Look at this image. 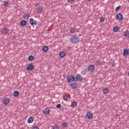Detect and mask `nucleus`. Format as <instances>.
<instances>
[{"mask_svg":"<svg viewBox=\"0 0 129 129\" xmlns=\"http://www.w3.org/2000/svg\"><path fill=\"white\" fill-rule=\"evenodd\" d=\"M70 41L73 44H77L80 41V38L77 34H73L71 36Z\"/></svg>","mask_w":129,"mask_h":129,"instance_id":"1","label":"nucleus"},{"mask_svg":"<svg viewBox=\"0 0 129 129\" xmlns=\"http://www.w3.org/2000/svg\"><path fill=\"white\" fill-rule=\"evenodd\" d=\"M76 80L75 76L73 75L69 76L67 78V81L68 83H71V82H74Z\"/></svg>","mask_w":129,"mask_h":129,"instance_id":"2","label":"nucleus"},{"mask_svg":"<svg viewBox=\"0 0 129 129\" xmlns=\"http://www.w3.org/2000/svg\"><path fill=\"white\" fill-rule=\"evenodd\" d=\"M29 24L31 25V26H37V25H38V21L33 18H30L29 19Z\"/></svg>","mask_w":129,"mask_h":129,"instance_id":"3","label":"nucleus"},{"mask_svg":"<svg viewBox=\"0 0 129 129\" xmlns=\"http://www.w3.org/2000/svg\"><path fill=\"white\" fill-rule=\"evenodd\" d=\"M94 69H95V67L93 64H90L88 66V71L90 72H93L94 71Z\"/></svg>","mask_w":129,"mask_h":129,"instance_id":"4","label":"nucleus"},{"mask_svg":"<svg viewBox=\"0 0 129 129\" xmlns=\"http://www.w3.org/2000/svg\"><path fill=\"white\" fill-rule=\"evenodd\" d=\"M76 80L77 81H82L83 80V78L82 77V76L80 74H77L76 75Z\"/></svg>","mask_w":129,"mask_h":129,"instance_id":"5","label":"nucleus"},{"mask_svg":"<svg viewBox=\"0 0 129 129\" xmlns=\"http://www.w3.org/2000/svg\"><path fill=\"white\" fill-rule=\"evenodd\" d=\"M123 56H124V57H127V56H129V49H124L123 50Z\"/></svg>","mask_w":129,"mask_h":129,"instance_id":"6","label":"nucleus"},{"mask_svg":"<svg viewBox=\"0 0 129 129\" xmlns=\"http://www.w3.org/2000/svg\"><path fill=\"white\" fill-rule=\"evenodd\" d=\"M34 69V65L32 64H29L28 65V66L26 68V70L27 71H32Z\"/></svg>","mask_w":129,"mask_h":129,"instance_id":"7","label":"nucleus"},{"mask_svg":"<svg viewBox=\"0 0 129 129\" xmlns=\"http://www.w3.org/2000/svg\"><path fill=\"white\" fill-rule=\"evenodd\" d=\"M31 17V15L28 13H25L23 15V18L24 20H29Z\"/></svg>","mask_w":129,"mask_h":129,"instance_id":"8","label":"nucleus"},{"mask_svg":"<svg viewBox=\"0 0 129 129\" xmlns=\"http://www.w3.org/2000/svg\"><path fill=\"white\" fill-rule=\"evenodd\" d=\"M66 54H67V53L65 51H61L59 52V56L60 58H63V57L66 56Z\"/></svg>","mask_w":129,"mask_h":129,"instance_id":"9","label":"nucleus"},{"mask_svg":"<svg viewBox=\"0 0 129 129\" xmlns=\"http://www.w3.org/2000/svg\"><path fill=\"white\" fill-rule=\"evenodd\" d=\"M116 18L117 19V20H118V21H121V20L123 19V16H122V14H121V13H118L116 15Z\"/></svg>","mask_w":129,"mask_h":129,"instance_id":"10","label":"nucleus"},{"mask_svg":"<svg viewBox=\"0 0 129 129\" xmlns=\"http://www.w3.org/2000/svg\"><path fill=\"white\" fill-rule=\"evenodd\" d=\"M9 33V29L5 28H3L2 31V33L3 34V35H7Z\"/></svg>","mask_w":129,"mask_h":129,"instance_id":"11","label":"nucleus"},{"mask_svg":"<svg viewBox=\"0 0 129 129\" xmlns=\"http://www.w3.org/2000/svg\"><path fill=\"white\" fill-rule=\"evenodd\" d=\"M3 103L5 105L9 104V103H10V99L8 98L4 99L3 100Z\"/></svg>","mask_w":129,"mask_h":129,"instance_id":"12","label":"nucleus"},{"mask_svg":"<svg viewBox=\"0 0 129 129\" xmlns=\"http://www.w3.org/2000/svg\"><path fill=\"white\" fill-rule=\"evenodd\" d=\"M86 116L88 117V119H92L93 118V113H87Z\"/></svg>","mask_w":129,"mask_h":129,"instance_id":"13","label":"nucleus"},{"mask_svg":"<svg viewBox=\"0 0 129 129\" xmlns=\"http://www.w3.org/2000/svg\"><path fill=\"white\" fill-rule=\"evenodd\" d=\"M26 25H27V22L26 21V20H22L20 22V25L22 27H25Z\"/></svg>","mask_w":129,"mask_h":129,"instance_id":"14","label":"nucleus"},{"mask_svg":"<svg viewBox=\"0 0 129 129\" xmlns=\"http://www.w3.org/2000/svg\"><path fill=\"white\" fill-rule=\"evenodd\" d=\"M34 117L33 116H31L28 119V123H32L33 121H34Z\"/></svg>","mask_w":129,"mask_h":129,"instance_id":"15","label":"nucleus"},{"mask_svg":"<svg viewBox=\"0 0 129 129\" xmlns=\"http://www.w3.org/2000/svg\"><path fill=\"white\" fill-rule=\"evenodd\" d=\"M113 31L114 33H117L119 31V27L118 26H115L113 27Z\"/></svg>","mask_w":129,"mask_h":129,"instance_id":"16","label":"nucleus"},{"mask_svg":"<svg viewBox=\"0 0 129 129\" xmlns=\"http://www.w3.org/2000/svg\"><path fill=\"white\" fill-rule=\"evenodd\" d=\"M76 32H77V28H74L71 29V30H70L71 34H74Z\"/></svg>","mask_w":129,"mask_h":129,"instance_id":"17","label":"nucleus"},{"mask_svg":"<svg viewBox=\"0 0 129 129\" xmlns=\"http://www.w3.org/2000/svg\"><path fill=\"white\" fill-rule=\"evenodd\" d=\"M103 92L104 93V94H107L108 93H109V89L104 88L103 90Z\"/></svg>","mask_w":129,"mask_h":129,"instance_id":"18","label":"nucleus"},{"mask_svg":"<svg viewBox=\"0 0 129 129\" xmlns=\"http://www.w3.org/2000/svg\"><path fill=\"white\" fill-rule=\"evenodd\" d=\"M49 50V47L48 46H44L42 47L43 52H47Z\"/></svg>","mask_w":129,"mask_h":129,"instance_id":"19","label":"nucleus"},{"mask_svg":"<svg viewBox=\"0 0 129 129\" xmlns=\"http://www.w3.org/2000/svg\"><path fill=\"white\" fill-rule=\"evenodd\" d=\"M71 86L73 88V89H75V88L77 87V84L76 83H72Z\"/></svg>","mask_w":129,"mask_h":129,"instance_id":"20","label":"nucleus"},{"mask_svg":"<svg viewBox=\"0 0 129 129\" xmlns=\"http://www.w3.org/2000/svg\"><path fill=\"white\" fill-rule=\"evenodd\" d=\"M42 11H43V8L42 7H38L36 9L37 13H42Z\"/></svg>","mask_w":129,"mask_h":129,"instance_id":"21","label":"nucleus"},{"mask_svg":"<svg viewBox=\"0 0 129 129\" xmlns=\"http://www.w3.org/2000/svg\"><path fill=\"white\" fill-rule=\"evenodd\" d=\"M76 105H77V103H76V101H74L72 102L71 106L72 107H75Z\"/></svg>","mask_w":129,"mask_h":129,"instance_id":"22","label":"nucleus"},{"mask_svg":"<svg viewBox=\"0 0 129 129\" xmlns=\"http://www.w3.org/2000/svg\"><path fill=\"white\" fill-rule=\"evenodd\" d=\"M20 94V93L18 91H15L13 93L14 96H15V97H17Z\"/></svg>","mask_w":129,"mask_h":129,"instance_id":"23","label":"nucleus"},{"mask_svg":"<svg viewBox=\"0 0 129 129\" xmlns=\"http://www.w3.org/2000/svg\"><path fill=\"white\" fill-rule=\"evenodd\" d=\"M44 113H50V110L49 108H45L43 110Z\"/></svg>","mask_w":129,"mask_h":129,"instance_id":"24","label":"nucleus"},{"mask_svg":"<svg viewBox=\"0 0 129 129\" xmlns=\"http://www.w3.org/2000/svg\"><path fill=\"white\" fill-rule=\"evenodd\" d=\"M28 60H29V61H33V60H34V56L29 55L28 56Z\"/></svg>","mask_w":129,"mask_h":129,"instance_id":"25","label":"nucleus"},{"mask_svg":"<svg viewBox=\"0 0 129 129\" xmlns=\"http://www.w3.org/2000/svg\"><path fill=\"white\" fill-rule=\"evenodd\" d=\"M124 35L126 37V38H129V31H125Z\"/></svg>","mask_w":129,"mask_h":129,"instance_id":"26","label":"nucleus"},{"mask_svg":"<svg viewBox=\"0 0 129 129\" xmlns=\"http://www.w3.org/2000/svg\"><path fill=\"white\" fill-rule=\"evenodd\" d=\"M95 64L96 65H97L98 66H99V65H100V64H101V62L100 61V60H96L95 61Z\"/></svg>","mask_w":129,"mask_h":129,"instance_id":"27","label":"nucleus"},{"mask_svg":"<svg viewBox=\"0 0 129 129\" xmlns=\"http://www.w3.org/2000/svg\"><path fill=\"white\" fill-rule=\"evenodd\" d=\"M61 125L62 126V127H67V122H63L62 124Z\"/></svg>","mask_w":129,"mask_h":129,"instance_id":"28","label":"nucleus"},{"mask_svg":"<svg viewBox=\"0 0 129 129\" xmlns=\"http://www.w3.org/2000/svg\"><path fill=\"white\" fill-rule=\"evenodd\" d=\"M3 5L4 6V7H8V6H9V1H5L4 2Z\"/></svg>","mask_w":129,"mask_h":129,"instance_id":"29","label":"nucleus"},{"mask_svg":"<svg viewBox=\"0 0 129 129\" xmlns=\"http://www.w3.org/2000/svg\"><path fill=\"white\" fill-rule=\"evenodd\" d=\"M53 129H60V127H59V125H54L52 126Z\"/></svg>","mask_w":129,"mask_h":129,"instance_id":"30","label":"nucleus"},{"mask_svg":"<svg viewBox=\"0 0 129 129\" xmlns=\"http://www.w3.org/2000/svg\"><path fill=\"white\" fill-rule=\"evenodd\" d=\"M120 8L121 7L120 6H118L115 9V11L116 12H118V11H119V10H120Z\"/></svg>","mask_w":129,"mask_h":129,"instance_id":"31","label":"nucleus"},{"mask_svg":"<svg viewBox=\"0 0 129 129\" xmlns=\"http://www.w3.org/2000/svg\"><path fill=\"white\" fill-rule=\"evenodd\" d=\"M68 3H70V4H73L74 2H75V0H68Z\"/></svg>","mask_w":129,"mask_h":129,"instance_id":"32","label":"nucleus"},{"mask_svg":"<svg viewBox=\"0 0 129 129\" xmlns=\"http://www.w3.org/2000/svg\"><path fill=\"white\" fill-rule=\"evenodd\" d=\"M112 67H114L115 66V62L113 61L111 62Z\"/></svg>","mask_w":129,"mask_h":129,"instance_id":"33","label":"nucleus"},{"mask_svg":"<svg viewBox=\"0 0 129 129\" xmlns=\"http://www.w3.org/2000/svg\"><path fill=\"white\" fill-rule=\"evenodd\" d=\"M100 21L101 22H104V21H105V19L104 17H101L100 18Z\"/></svg>","mask_w":129,"mask_h":129,"instance_id":"34","label":"nucleus"},{"mask_svg":"<svg viewBox=\"0 0 129 129\" xmlns=\"http://www.w3.org/2000/svg\"><path fill=\"white\" fill-rule=\"evenodd\" d=\"M32 129H40V128H39V127H38V126H33Z\"/></svg>","mask_w":129,"mask_h":129,"instance_id":"35","label":"nucleus"},{"mask_svg":"<svg viewBox=\"0 0 129 129\" xmlns=\"http://www.w3.org/2000/svg\"><path fill=\"white\" fill-rule=\"evenodd\" d=\"M56 107L57 108H60L61 107V104H57L56 106Z\"/></svg>","mask_w":129,"mask_h":129,"instance_id":"36","label":"nucleus"},{"mask_svg":"<svg viewBox=\"0 0 129 129\" xmlns=\"http://www.w3.org/2000/svg\"><path fill=\"white\" fill-rule=\"evenodd\" d=\"M63 99L64 100H67L68 99V97L66 96H63Z\"/></svg>","mask_w":129,"mask_h":129,"instance_id":"37","label":"nucleus"},{"mask_svg":"<svg viewBox=\"0 0 129 129\" xmlns=\"http://www.w3.org/2000/svg\"><path fill=\"white\" fill-rule=\"evenodd\" d=\"M39 6V3H37L36 5H35V7H38Z\"/></svg>","mask_w":129,"mask_h":129,"instance_id":"38","label":"nucleus"},{"mask_svg":"<svg viewBox=\"0 0 129 129\" xmlns=\"http://www.w3.org/2000/svg\"><path fill=\"white\" fill-rule=\"evenodd\" d=\"M117 116H118V114H116L115 115V117L117 118Z\"/></svg>","mask_w":129,"mask_h":129,"instance_id":"39","label":"nucleus"},{"mask_svg":"<svg viewBox=\"0 0 129 129\" xmlns=\"http://www.w3.org/2000/svg\"><path fill=\"white\" fill-rule=\"evenodd\" d=\"M88 2H92V0H88Z\"/></svg>","mask_w":129,"mask_h":129,"instance_id":"40","label":"nucleus"},{"mask_svg":"<svg viewBox=\"0 0 129 129\" xmlns=\"http://www.w3.org/2000/svg\"><path fill=\"white\" fill-rule=\"evenodd\" d=\"M88 113H91V112H88Z\"/></svg>","mask_w":129,"mask_h":129,"instance_id":"41","label":"nucleus"},{"mask_svg":"<svg viewBox=\"0 0 129 129\" xmlns=\"http://www.w3.org/2000/svg\"><path fill=\"white\" fill-rule=\"evenodd\" d=\"M128 76H129V72H128Z\"/></svg>","mask_w":129,"mask_h":129,"instance_id":"42","label":"nucleus"},{"mask_svg":"<svg viewBox=\"0 0 129 129\" xmlns=\"http://www.w3.org/2000/svg\"><path fill=\"white\" fill-rule=\"evenodd\" d=\"M127 2H129V0H127Z\"/></svg>","mask_w":129,"mask_h":129,"instance_id":"43","label":"nucleus"}]
</instances>
